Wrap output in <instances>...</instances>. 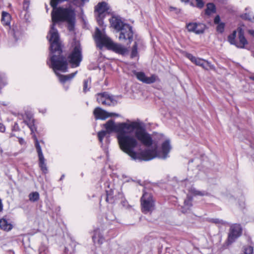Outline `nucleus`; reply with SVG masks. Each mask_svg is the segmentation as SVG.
<instances>
[{
  "label": "nucleus",
  "mask_w": 254,
  "mask_h": 254,
  "mask_svg": "<svg viewBox=\"0 0 254 254\" xmlns=\"http://www.w3.org/2000/svg\"><path fill=\"white\" fill-rule=\"evenodd\" d=\"M104 126L106 130H102L98 133L100 142H102L107 133L116 132L121 149L133 160L149 161L155 158L165 159L169 156L168 154L171 149L169 139H166L162 143L161 151H157V145L152 149H145L140 153L134 150L138 146V140L147 147L150 146L153 143L151 136L146 131L142 123L130 122L115 124L111 120Z\"/></svg>",
  "instance_id": "obj_1"
},
{
  "label": "nucleus",
  "mask_w": 254,
  "mask_h": 254,
  "mask_svg": "<svg viewBox=\"0 0 254 254\" xmlns=\"http://www.w3.org/2000/svg\"><path fill=\"white\" fill-rule=\"evenodd\" d=\"M50 63L47 62V64L49 65V66L54 70L61 82L64 83L66 81L70 80L75 76L77 72V71L65 75H61L57 72L58 70H59L65 72L67 71V60L65 57L62 55V46H61V52L59 53L56 51V49L52 50L50 49Z\"/></svg>",
  "instance_id": "obj_2"
},
{
  "label": "nucleus",
  "mask_w": 254,
  "mask_h": 254,
  "mask_svg": "<svg viewBox=\"0 0 254 254\" xmlns=\"http://www.w3.org/2000/svg\"><path fill=\"white\" fill-rule=\"evenodd\" d=\"M95 40L97 46L100 49L103 46H105L108 49L122 55H124L127 52V48L120 44L114 43L107 36L102 33L98 28L96 29Z\"/></svg>",
  "instance_id": "obj_3"
},
{
  "label": "nucleus",
  "mask_w": 254,
  "mask_h": 254,
  "mask_svg": "<svg viewBox=\"0 0 254 254\" xmlns=\"http://www.w3.org/2000/svg\"><path fill=\"white\" fill-rule=\"evenodd\" d=\"M142 212L145 214L151 212L155 206V200L151 193L144 192L140 199Z\"/></svg>",
  "instance_id": "obj_4"
},
{
  "label": "nucleus",
  "mask_w": 254,
  "mask_h": 254,
  "mask_svg": "<svg viewBox=\"0 0 254 254\" xmlns=\"http://www.w3.org/2000/svg\"><path fill=\"white\" fill-rule=\"evenodd\" d=\"M68 61L71 64L72 67L79 65L82 61L81 48L79 44H77L74 47L73 51L68 57Z\"/></svg>",
  "instance_id": "obj_5"
},
{
  "label": "nucleus",
  "mask_w": 254,
  "mask_h": 254,
  "mask_svg": "<svg viewBox=\"0 0 254 254\" xmlns=\"http://www.w3.org/2000/svg\"><path fill=\"white\" fill-rule=\"evenodd\" d=\"M97 101L105 106H111L115 105L116 101L112 95L107 92L98 93L96 95Z\"/></svg>",
  "instance_id": "obj_6"
},
{
  "label": "nucleus",
  "mask_w": 254,
  "mask_h": 254,
  "mask_svg": "<svg viewBox=\"0 0 254 254\" xmlns=\"http://www.w3.org/2000/svg\"><path fill=\"white\" fill-rule=\"evenodd\" d=\"M119 32L120 33L119 39L120 41L128 40L129 43L132 41L133 33L132 27L129 24L125 25L124 28H123Z\"/></svg>",
  "instance_id": "obj_7"
},
{
  "label": "nucleus",
  "mask_w": 254,
  "mask_h": 254,
  "mask_svg": "<svg viewBox=\"0 0 254 254\" xmlns=\"http://www.w3.org/2000/svg\"><path fill=\"white\" fill-rule=\"evenodd\" d=\"M186 28L190 32H193L196 34H201L204 32L206 26L202 23L190 22L187 24Z\"/></svg>",
  "instance_id": "obj_8"
},
{
  "label": "nucleus",
  "mask_w": 254,
  "mask_h": 254,
  "mask_svg": "<svg viewBox=\"0 0 254 254\" xmlns=\"http://www.w3.org/2000/svg\"><path fill=\"white\" fill-rule=\"evenodd\" d=\"M242 233V229L240 225L234 224L231 226L229 233L228 242L229 244L233 243L240 237Z\"/></svg>",
  "instance_id": "obj_9"
},
{
  "label": "nucleus",
  "mask_w": 254,
  "mask_h": 254,
  "mask_svg": "<svg viewBox=\"0 0 254 254\" xmlns=\"http://www.w3.org/2000/svg\"><path fill=\"white\" fill-rule=\"evenodd\" d=\"M35 147L38 155L39 167L44 173H46L47 172V168L45 163V159L42 153L41 147L37 139H36Z\"/></svg>",
  "instance_id": "obj_10"
},
{
  "label": "nucleus",
  "mask_w": 254,
  "mask_h": 254,
  "mask_svg": "<svg viewBox=\"0 0 254 254\" xmlns=\"http://www.w3.org/2000/svg\"><path fill=\"white\" fill-rule=\"evenodd\" d=\"M93 114L95 116L96 119L105 120L106 118L112 117L116 116L119 117V115L116 113H109L106 111L102 109L101 108H96L93 112Z\"/></svg>",
  "instance_id": "obj_11"
},
{
  "label": "nucleus",
  "mask_w": 254,
  "mask_h": 254,
  "mask_svg": "<svg viewBox=\"0 0 254 254\" xmlns=\"http://www.w3.org/2000/svg\"><path fill=\"white\" fill-rule=\"evenodd\" d=\"M134 74L139 80L146 84L154 83L157 79V76L155 75H152L150 77H147L143 72H135Z\"/></svg>",
  "instance_id": "obj_12"
},
{
  "label": "nucleus",
  "mask_w": 254,
  "mask_h": 254,
  "mask_svg": "<svg viewBox=\"0 0 254 254\" xmlns=\"http://www.w3.org/2000/svg\"><path fill=\"white\" fill-rule=\"evenodd\" d=\"M110 22L111 26L118 32L124 28L125 25H127V24L124 23L120 18L115 16L112 17L110 19Z\"/></svg>",
  "instance_id": "obj_13"
},
{
  "label": "nucleus",
  "mask_w": 254,
  "mask_h": 254,
  "mask_svg": "<svg viewBox=\"0 0 254 254\" xmlns=\"http://www.w3.org/2000/svg\"><path fill=\"white\" fill-rule=\"evenodd\" d=\"M194 63L206 70L215 69L214 66L211 64L210 63L200 58H197Z\"/></svg>",
  "instance_id": "obj_14"
},
{
  "label": "nucleus",
  "mask_w": 254,
  "mask_h": 254,
  "mask_svg": "<svg viewBox=\"0 0 254 254\" xmlns=\"http://www.w3.org/2000/svg\"><path fill=\"white\" fill-rule=\"evenodd\" d=\"M239 42L237 43L236 47L239 48H244L245 46L248 44V41L245 38L242 29L239 31Z\"/></svg>",
  "instance_id": "obj_15"
},
{
  "label": "nucleus",
  "mask_w": 254,
  "mask_h": 254,
  "mask_svg": "<svg viewBox=\"0 0 254 254\" xmlns=\"http://www.w3.org/2000/svg\"><path fill=\"white\" fill-rule=\"evenodd\" d=\"M92 239L95 243H97L100 245L103 243L104 239L99 229H96L94 231Z\"/></svg>",
  "instance_id": "obj_16"
},
{
  "label": "nucleus",
  "mask_w": 254,
  "mask_h": 254,
  "mask_svg": "<svg viewBox=\"0 0 254 254\" xmlns=\"http://www.w3.org/2000/svg\"><path fill=\"white\" fill-rule=\"evenodd\" d=\"M107 4L105 2H99L95 7V11L97 12L99 15L103 14L107 10Z\"/></svg>",
  "instance_id": "obj_17"
},
{
  "label": "nucleus",
  "mask_w": 254,
  "mask_h": 254,
  "mask_svg": "<svg viewBox=\"0 0 254 254\" xmlns=\"http://www.w3.org/2000/svg\"><path fill=\"white\" fill-rule=\"evenodd\" d=\"M0 228L3 230L8 231L12 228V225L6 219L3 218L0 220Z\"/></svg>",
  "instance_id": "obj_18"
},
{
  "label": "nucleus",
  "mask_w": 254,
  "mask_h": 254,
  "mask_svg": "<svg viewBox=\"0 0 254 254\" xmlns=\"http://www.w3.org/2000/svg\"><path fill=\"white\" fill-rule=\"evenodd\" d=\"M192 198L188 195L187 198L184 201V205L182 207V212L185 213L187 209H189L192 206Z\"/></svg>",
  "instance_id": "obj_19"
},
{
  "label": "nucleus",
  "mask_w": 254,
  "mask_h": 254,
  "mask_svg": "<svg viewBox=\"0 0 254 254\" xmlns=\"http://www.w3.org/2000/svg\"><path fill=\"white\" fill-rule=\"evenodd\" d=\"M114 194V191L111 189L109 190H106V201L110 203H114L116 200Z\"/></svg>",
  "instance_id": "obj_20"
},
{
  "label": "nucleus",
  "mask_w": 254,
  "mask_h": 254,
  "mask_svg": "<svg viewBox=\"0 0 254 254\" xmlns=\"http://www.w3.org/2000/svg\"><path fill=\"white\" fill-rule=\"evenodd\" d=\"M10 19L11 16L8 13L5 11L2 12L1 22L4 25H9Z\"/></svg>",
  "instance_id": "obj_21"
},
{
  "label": "nucleus",
  "mask_w": 254,
  "mask_h": 254,
  "mask_svg": "<svg viewBox=\"0 0 254 254\" xmlns=\"http://www.w3.org/2000/svg\"><path fill=\"white\" fill-rule=\"evenodd\" d=\"M216 12V7L214 3H208L206 5V8L205 9V14L207 15H210L212 13Z\"/></svg>",
  "instance_id": "obj_22"
},
{
  "label": "nucleus",
  "mask_w": 254,
  "mask_h": 254,
  "mask_svg": "<svg viewBox=\"0 0 254 254\" xmlns=\"http://www.w3.org/2000/svg\"><path fill=\"white\" fill-rule=\"evenodd\" d=\"M189 192L193 194V195H200V196H204L207 194V193L204 191H200L198 190H197L194 188H191L189 190Z\"/></svg>",
  "instance_id": "obj_23"
},
{
  "label": "nucleus",
  "mask_w": 254,
  "mask_h": 254,
  "mask_svg": "<svg viewBox=\"0 0 254 254\" xmlns=\"http://www.w3.org/2000/svg\"><path fill=\"white\" fill-rule=\"evenodd\" d=\"M236 31H234L233 33L229 35L228 40L229 43L232 45H234L236 46L237 42H236L235 38L236 37Z\"/></svg>",
  "instance_id": "obj_24"
},
{
  "label": "nucleus",
  "mask_w": 254,
  "mask_h": 254,
  "mask_svg": "<svg viewBox=\"0 0 254 254\" xmlns=\"http://www.w3.org/2000/svg\"><path fill=\"white\" fill-rule=\"evenodd\" d=\"M29 198L31 201H36L39 199V194L36 191L32 192L29 194Z\"/></svg>",
  "instance_id": "obj_25"
},
{
  "label": "nucleus",
  "mask_w": 254,
  "mask_h": 254,
  "mask_svg": "<svg viewBox=\"0 0 254 254\" xmlns=\"http://www.w3.org/2000/svg\"><path fill=\"white\" fill-rule=\"evenodd\" d=\"M24 123L30 128L32 133L34 132V130H36V127L34 125V120H32L31 121L30 120L29 122H28L27 121H24Z\"/></svg>",
  "instance_id": "obj_26"
},
{
  "label": "nucleus",
  "mask_w": 254,
  "mask_h": 254,
  "mask_svg": "<svg viewBox=\"0 0 254 254\" xmlns=\"http://www.w3.org/2000/svg\"><path fill=\"white\" fill-rule=\"evenodd\" d=\"M241 17L246 20H248L250 21L254 22V17L250 13H245L241 15Z\"/></svg>",
  "instance_id": "obj_27"
},
{
  "label": "nucleus",
  "mask_w": 254,
  "mask_h": 254,
  "mask_svg": "<svg viewBox=\"0 0 254 254\" xmlns=\"http://www.w3.org/2000/svg\"><path fill=\"white\" fill-rule=\"evenodd\" d=\"M6 78L3 73L0 72V87L6 84Z\"/></svg>",
  "instance_id": "obj_28"
},
{
  "label": "nucleus",
  "mask_w": 254,
  "mask_h": 254,
  "mask_svg": "<svg viewBox=\"0 0 254 254\" xmlns=\"http://www.w3.org/2000/svg\"><path fill=\"white\" fill-rule=\"evenodd\" d=\"M137 55V44L136 42L134 43V45L133 46L131 53V57L134 58L136 57Z\"/></svg>",
  "instance_id": "obj_29"
},
{
  "label": "nucleus",
  "mask_w": 254,
  "mask_h": 254,
  "mask_svg": "<svg viewBox=\"0 0 254 254\" xmlns=\"http://www.w3.org/2000/svg\"><path fill=\"white\" fill-rule=\"evenodd\" d=\"M91 83V79H88L85 80L83 83V91L84 92H87L90 89V86L88 87V85Z\"/></svg>",
  "instance_id": "obj_30"
},
{
  "label": "nucleus",
  "mask_w": 254,
  "mask_h": 254,
  "mask_svg": "<svg viewBox=\"0 0 254 254\" xmlns=\"http://www.w3.org/2000/svg\"><path fill=\"white\" fill-rule=\"evenodd\" d=\"M211 222H212L214 223L218 224H221L222 225H226L228 224V223L226 221H224L222 220L219 219H212L211 220Z\"/></svg>",
  "instance_id": "obj_31"
},
{
  "label": "nucleus",
  "mask_w": 254,
  "mask_h": 254,
  "mask_svg": "<svg viewBox=\"0 0 254 254\" xmlns=\"http://www.w3.org/2000/svg\"><path fill=\"white\" fill-rule=\"evenodd\" d=\"M245 254H254L253 248L251 246H247L244 248Z\"/></svg>",
  "instance_id": "obj_32"
},
{
  "label": "nucleus",
  "mask_w": 254,
  "mask_h": 254,
  "mask_svg": "<svg viewBox=\"0 0 254 254\" xmlns=\"http://www.w3.org/2000/svg\"><path fill=\"white\" fill-rule=\"evenodd\" d=\"M224 26L225 25L223 23H219L217 27V31L219 32L220 33H222L224 31Z\"/></svg>",
  "instance_id": "obj_33"
},
{
  "label": "nucleus",
  "mask_w": 254,
  "mask_h": 254,
  "mask_svg": "<svg viewBox=\"0 0 254 254\" xmlns=\"http://www.w3.org/2000/svg\"><path fill=\"white\" fill-rule=\"evenodd\" d=\"M196 6L199 8H201L204 5L203 0H195Z\"/></svg>",
  "instance_id": "obj_34"
},
{
  "label": "nucleus",
  "mask_w": 254,
  "mask_h": 254,
  "mask_svg": "<svg viewBox=\"0 0 254 254\" xmlns=\"http://www.w3.org/2000/svg\"><path fill=\"white\" fill-rule=\"evenodd\" d=\"M186 57L193 63L195 62L196 59H197V58L193 56L190 54H187Z\"/></svg>",
  "instance_id": "obj_35"
},
{
  "label": "nucleus",
  "mask_w": 254,
  "mask_h": 254,
  "mask_svg": "<svg viewBox=\"0 0 254 254\" xmlns=\"http://www.w3.org/2000/svg\"><path fill=\"white\" fill-rule=\"evenodd\" d=\"M220 21V16L219 15H217L214 18V23L216 24H219Z\"/></svg>",
  "instance_id": "obj_36"
},
{
  "label": "nucleus",
  "mask_w": 254,
  "mask_h": 254,
  "mask_svg": "<svg viewBox=\"0 0 254 254\" xmlns=\"http://www.w3.org/2000/svg\"><path fill=\"white\" fill-rule=\"evenodd\" d=\"M5 130V126L3 124L0 123V131L1 132H4Z\"/></svg>",
  "instance_id": "obj_37"
},
{
  "label": "nucleus",
  "mask_w": 254,
  "mask_h": 254,
  "mask_svg": "<svg viewBox=\"0 0 254 254\" xmlns=\"http://www.w3.org/2000/svg\"><path fill=\"white\" fill-rule=\"evenodd\" d=\"M3 210V204L2 203V200L0 198V212H2Z\"/></svg>",
  "instance_id": "obj_38"
},
{
  "label": "nucleus",
  "mask_w": 254,
  "mask_h": 254,
  "mask_svg": "<svg viewBox=\"0 0 254 254\" xmlns=\"http://www.w3.org/2000/svg\"><path fill=\"white\" fill-rule=\"evenodd\" d=\"M19 142L21 145L24 144L25 143L24 140L22 138H19Z\"/></svg>",
  "instance_id": "obj_39"
},
{
  "label": "nucleus",
  "mask_w": 254,
  "mask_h": 254,
  "mask_svg": "<svg viewBox=\"0 0 254 254\" xmlns=\"http://www.w3.org/2000/svg\"><path fill=\"white\" fill-rule=\"evenodd\" d=\"M249 78H250V79H251V80H254V74H251V75L249 76Z\"/></svg>",
  "instance_id": "obj_40"
},
{
  "label": "nucleus",
  "mask_w": 254,
  "mask_h": 254,
  "mask_svg": "<svg viewBox=\"0 0 254 254\" xmlns=\"http://www.w3.org/2000/svg\"><path fill=\"white\" fill-rule=\"evenodd\" d=\"M249 33L254 37V30H249Z\"/></svg>",
  "instance_id": "obj_41"
},
{
  "label": "nucleus",
  "mask_w": 254,
  "mask_h": 254,
  "mask_svg": "<svg viewBox=\"0 0 254 254\" xmlns=\"http://www.w3.org/2000/svg\"><path fill=\"white\" fill-rule=\"evenodd\" d=\"M98 20L99 23L100 24H101L103 23V21L102 20Z\"/></svg>",
  "instance_id": "obj_42"
},
{
  "label": "nucleus",
  "mask_w": 254,
  "mask_h": 254,
  "mask_svg": "<svg viewBox=\"0 0 254 254\" xmlns=\"http://www.w3.org/2000/svg\"><path fill=\"white\" fill-rule=\"evenodd\" d=\"M182 1L187 2L189 1V0H181Z\"/></svg>",
  "instance_id": "obj_43"
},
{
  "label": "nucleus",
  "mask_w": 254,
  "mask_h": 254,
  "mask_svg": "<svg viewBox=\"0 0 254 254\" xmlns=\"http://www.w3.org/2000/svg\"><path fill=\"white\" fill-rule=\"evenodd\" d=\"M170 9H175V8H174V7H170Z\"/></svg>",
  "instance_id": "obj_44"
},
{
  "label": "nucleus",
  "mask_w": 254,
  "mask_h": 254,
  "mask_svg": "<svg viewBox=\"0 0 254 254\" xmlns=\"http://www.w3.org/2000/svg\"><path fill=\"white\" fill-rule=\"evenodd\" d=\"M13 136V135L11 133V134H10V137H12V136Z\"/></svg>",
  "instance_id": "obj_45"
},
{
  "label": "nucleus",
  "mask_w": 254,
  "mask_h": 254,
  "mask_svg": "<svg viewBox=\"0 0 254 254\" xmlns=\"http://www.w3.org/2000/svg\"><path fill=\"white\" fill-rule=\"evenodd\" d=\"M64 176L63 175L61 179H62V178H64Z\"/></svg>",
  "instance_id": "obj_46"
},
{
  "label": "nucleus",
  "mask_w": 254,
  "mask_h": 254,
  "mask_svg": "<svg viewBox=\"0 0 254 254\" xmlns=\"http://www.w3.org/2000/svg\"><path fill=\"white\" fill-rule=\"evenodd\" d=\"M253 57H254V54H253Z\"/></svg>",
  "instance_id": "obj_47"
}]
</instances>
